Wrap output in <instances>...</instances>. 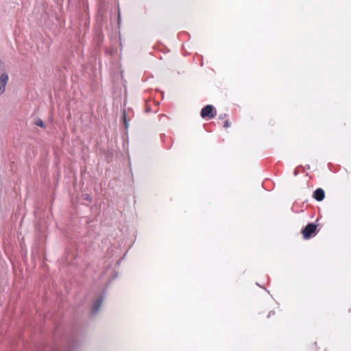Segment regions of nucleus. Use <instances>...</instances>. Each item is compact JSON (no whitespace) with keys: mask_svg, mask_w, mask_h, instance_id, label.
I'll return each mask as SVG.
<instances>
[{"mask_svg":"<svg viewBox=\"0 0 351 351\" xmlns=\"http://www.w3.org/2000/svg\"><path fill=\"white\" fill-rule=\"evenodd\" d=\"M83 196H84V199L88 201V202H91V198L88 194H84Z\"/></svg>","mask_w":351,"mask_h":351,"instance_id":"9d476101","label":"nucleus"},{"mask_svg":"<svg viewBox=\"0 0 351 351\" xmlns=\"http://www.w3.org/2000/svg\"><path fill=\"white\" fill-rule=\"evenodd\" d=\"M317 225L314 223H309L302 230V234L304 239H308L315 234Z\"/></svg>","mask_w":351,"mask_h":351,"instance_id":"7ed1b4c3","label":"nucleus"},{"mask_svg":"<svg viewBox=\"0 0 351 351\" xmlns=\"http://www.w3.org/2000/svg\"><path fill=\"white\" fill-rule=\"evenodd\" d=\"M35 124L38 126V127H40V128H44L45 127V123L43 122V120H41L40 119H38L36 122H35Z\"/></svg>","mask_w":351,"mask_h":351,"instance_id":"1a4fd4ad","label":"nucleus"},{"mask_svg":"<svg viewBox=\"0 0 351 351\" xmlns=\"http://www.w3.org/2000/svg\"><path fill=\"white\" fill-rule=\"evenodd\" d=\"M230 126V123L228 120H226L223 123V127L224 128H229Z\"/></svg>","mask_w":351,"mask_h":351,"instance_id":"9b49d317","label":"nucleus"},{"mask_svg":"<svg viewBox=\"0 0 351 351\" xmlns=\"http://www.w3.org/2000/svg\"><path fill=\"white\" fill-rule=\"evenodd\" d=\"M9 80L8 75L6 73H2L0 75V95L3 93L5 85Z\"/></svg>","mask_w":351,"mask_h":351,"instance_id":"423d86ee","label":"nucleus"},{"mask_svg":"<svg viewBox=\"0 0 351 351\" xmlns=\"http://www.w3.org/2000/svg\"><path fill=\"white\" fill-rule=\"evenodd\" d=\"M120 15L118 14V22H119Z\"/></svg>","mask_w":351,"mask_h":351,"instance_id":"2eb2a0df","label":"nucleus"},{"mask_svg":"<svg viewBox=\"0 0 351 351\" xmlns=\"http://www.w3.org/2000/svg\"><path fill=\"white\" fill-rule=\"evenodd\" d=\"M123 119L124 126L127 129L128 128V126H129V123H128V121L126 119V114H125V110L123 111Z\"/></svg>","mask_w":351,"mask_h":351,"instance_id":"6e6552de","label":"nucleus"},{"mask_svg":"<svg viewBox=\"0 0 351 351\" xmlns=\"http://www.w3.org/2000/svg\"><path fill=\"white\" fill-rule=\"evenodd\" d=\"M200 115L203 119H213L215 117L216 113L214 112V107L212 105L205 106L201 110Z\"/></svg>","mask_w":351,"mask_h":351,"instance_id":"39448f33","label":"nucleus"},{"mask_svg":"<svg viewBox=\"0 0 351 351\" xmlns=\"http://www.w3.org/2000/svg\"><path fill=\"white\" fill-rule=\"evenodd\" d=\"M226 117H227V114H219V119H225Z\"/></svg>","mask_w":351,"mask_h":351,"instance_id":"f8f14e48","label":"nucleus"},{"mask_svg":"<svg viewBox=\"0 0 351 351\" xmlns=\"http://www.w3.org/2000/svg\"><path fill=\"white\" fill-rule=\"evenodd\" d=\"M85 335L80 328H73L66 337V344L50 348V351H77L82 343Z\"/></svg>","mask_w":351,"mask_h":351,"instance_id":"f257e3e1","label":"nucleus"},{"mask_svg":"<svg viewBox=\"0 0 351 351\" xmlns=\"http://www.w3.org/2000/svg\"><path fill=\"white\" fill-rule=\"evenodd\" d=\"M105 298V293H102L98 298L93 302L90 308V315L95 316L99 312L101 305Z\"/></svg>","mask_w":351,"mask_h":351,"instance_id":"20e7f679","label":"nucleus"},{"mask_svg":"<svg viewBox=\"0 0 351 351\" xmlns=\"http://www.w3.org/2000/svg\"><path fill=\"white\" fill-rule=\"evenodd\" d=\"M273 314H274V311H270L268 314V316L267 317H269L271 315H272Z\"/></svg>","mask_w":351,"mask_h":351,"instance_id":"4468645a","label":"nucleus"},{"mask_svg":"<svg viewBox=\"0 0 351 351\" xmlns=\"http://www.w3.org/2000/svg\"><path fill=\"white\" fill-rule=\"evenodd\" d=\"M313 198L318 201H322L325 197V192L322 188H317L313 194Z\"/></svg>","mask_w":351,"mask_h":351,"instance_id":"0eeeda50","label":"nucleus"},{"mask_svg":"<svg viewBox=\"0 0 351 351\" xmlns=\"http://www.w3.org/2000/svg\"><path fill=\"white\" fill-rule=\"evenodd\" d=\"M84 340V332L80 328H73L66 337V344L50 348V351H77Z\"/></svg>","mask_w":351,"mask_h":351,"instance_id":"f03ea898","label":"nucleus"},{"mask_svg":"<svg viewBox=\"0 0 351 351\" xmlns=\"http://www.w3.org/2000/svg\"><path fill=\"white\" fill-rule=\"evenodd\" d=\"M299 167L302 168V166H300V167H297V168L294 170L293 174H294V176H298V168H299Z\"/></svg>","mask_w":351,"mask_h":351,"instance_id":"ddd939ff","label":"nucleus"}]
</instances>
